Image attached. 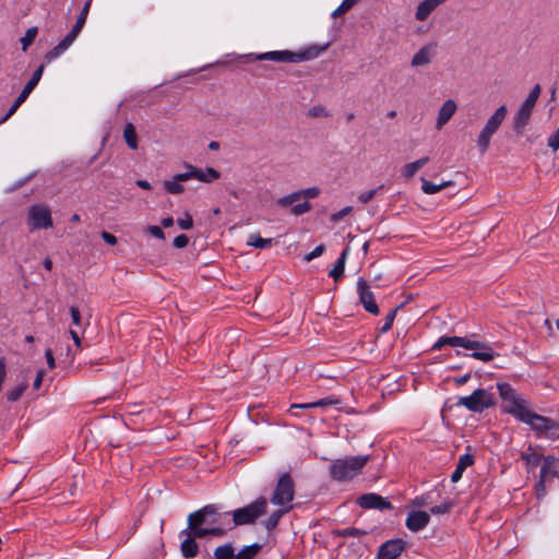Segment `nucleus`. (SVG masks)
Returning <instances> with one entry per match:
<instances>
[{
    "label": "nucleus",
    "mask_w": 559,
    "mask_h": 559,
    "mask_svg": "<svg viewBox=\"0 0 559 559\" xmlns=\"http://www.w3.org/2000/svg\"><path fill=\"white\" fill-rule=\"evenodd\" d=\"M187 523L198 537H221L231 530L230 512L222 511L221 506L214 503L190 513Z\"/></svg>",
    "instance_id": "1"
},
{
    "label": "nucleus",
    "mask_w": 559,
    "mask_h": 559,
    "mask_svg": "<svg viewBox=\"0 0 559 559\" xmlns=\"http://www.w3.org/2000/svg\"><path fill=\"white\" fill-rule=\"evenodd\" d=\"M502 407L506 413L530 425L538 437L554 440L559 438V423L528 409L525 401L520 395L502 404Z\"/></svg>",
    "instance_id": "2"
},
{
    "label": "nucleus",
    "mask_w": 559,
    "mask_h": 559,
    "mask_svg": "<svg viewBox=\"0 0 559 559\" xmlns=\"http://www.w3.org/2000/svg\"><path fill=\"white\" fill-rule=\"evenodd\" d=\"M445 345L471 349L473 353L469 356L484 362L492 360L496 356V353L489 344L462 336H441L432 345V349L440 350Z\"/></svg>",
    "instance_id": "3"
},
{
    "label": "nucleus",
    "mask_w": 559,
    "mask_h": 559,
    "mask_svg": "<svg viewBox=\"0 0 559 559\" xmlns=\"http://www.w3.org/2000/svg\"><path fill=\"white\" fill-rule=\"evenodd\" d=\"M368 460V455L349 456L335 460L330 465V475L337 481L349 480L361 472Z\"/></svg>",
    "instance_id": "4"
},
{
    "label": "nucleus",
    "mask_w": 559,
    "mask_h": 559,
    "mask_svg": "<svg viewBox=\"0 0 559 559\" xmlns=\"http://www.w3.org/2000/svg\"><path fill=\"white\" fill-rule=\"evenodd\" d=\"M325 47L311 46L299 52L289 50H274L255 55L257 60H270L274 62L297 63L317 58Z\"/></svg>",
    "instance_id": "5"
},
{
    "label": "nucleus",
    "mask_w": 559,
    "mask_h": 559,
    "mask_svg": "<svg viewBox=\"0 0 559 559\" xmlns=\"http://www.w3.org/2000/svg\"><path fill=\"white\" fill-rule=\"evenodd\" d=\"M267 500L260 497L250 504L234 510L231 514V530L236 526L253 524L257 519L265 514Z\"/></svg>",
    "instance_id": "6"
},
{
    "label": "nucleus",
    "mask_w": 559,
    "mask_h": 559,
    "mask_svg": "<svg viewBox=\"0 0 559 559\" xmlns=\"http://www.w3.org/2000/svg\"><path fill=\"white\" fill-rule=\"evenodd\" d=\"M508 114L507 106L502 105L488 118L486 124L481 129L477 138V145L481 154H484L489 145L491 136L498 131Z\"/></svg>",
    "instance_id": "7"
},
{
    "label": "nucleus",
    "mask_w": 559,
    "mask_h": 559,
    "mask_svg": "<svg viewBox=\"0 0 559 559\" xmlns=\"http://www.w3.org/2000/svg\"><path fill=\"white\" fill-rule=\"evenodd\" d=\"M493 404V395L485 389H477L471 395L460 396L456 402L457 406H464L473 413H483Z\"/></svg>",
    "instance_id": "8"
},
{
    "label": "nucleus",
    "mask_w": 559,
    "mask_h": 559,
    "mask_svg": "<svg viewBox=\"0 0 559 559\" xmlns=\"http://www.w3.org/2000/svg\"><path fill=\"white\" fill-rule=\"evenodd\" d=\"M540 85L536 84L530 92L527 98L521 105L516 115L514 116L513 128L516 134H522L525 126L527 124L536 102L540 95Z\"/></svg>",
    "instance_id": "9"
},
{
    "label": "nucleus",
    "mask_w": 559,
    "mask_h": 559,
    "mask_svg": "<svg viewBox=\"0 0 559 559\" xmlns=\"http://www.w3.org/2000/svg\"><path fill=\"white\" fill-rule=\"evenodd\" d=\"M295 496V485L288 473L280 476L271 502L275 506H285L293 501Z\"/></svg>",
    "instance_id": "10"
},
{
    "label": "nucleus",
    "mask_w": 559,
    "mask_h": 559,
    "mask_svg": "<svg viewBox=\"0 0 559 559\" xmlns=\"http://www.w3.org/2000/svg\"><path fill=\"white\" fill-rule=\"evenodd\" d=\"M28 224L33 229H47L52 227L49 207L41 204L33 205L28 213Z\"/></svg>",
    "instance_id": "11"
},
{
    "label": "nucleus",
    "mask_w": 559,
    "mask_h": 559,
    "mask_svg": "<svg viewBox=\"0 0 559 559\" xmlns=\"http://www.w3.org/2000/svg\"><path fill=\"white\" fill-rule=\"evenodd\" d=\"M188 171L182 174H177L178 180H190L197 179L201 182L210 183L214 180H217L221 177V173L212 167H207L205 169L197 168L192 165H186Z\"/></svg>",
    "instance_id": "12"
},
{
    "label": "nucleus",
    "mask_w": 559,
    "mask_h": 559,
    "mask_svg": "<svg viewBox=\"0 0 559 559\" xmlns=\"http://www.w3.org/2000/svg\"><path fill=\"white\" fill-rule=\"evenodd\" d=\"M357 293L364 309L371 314H379V307L376 302L374 295L368 282L362 277H359L357 281Z\"/></svg>",
    "instance_id": "13"
},
{
    "label": "nucleus",
    "mask_w": 559,
    "mask_h": 559,
    "mask_svg": "<svg viewBox=\"0 0 559 559\" xmlns=\"http://www.w3.org/2000/svg\"><path fill=\"white\" fill-rule=\"evenodd\" d=\"M179 537L182 538L180 544V551L182 556L185 558L197 557L199 554V545L195 539L199 537L194 535V528H189L188 525L187 528L179 533Z\"/></svg>",
    "instance_id": "14"
},
{
    "label": "nucleus",
    "mask_w": 559,
    "mask_h": 559,
    "mask_svg": "<svg viewBox=\"0 0 559 559\" xmlns=\"http://www.w3.org/2000/svg\"><path fill=\"white\" fill-rule=\"evenodd\" d=\"M356 503L360 508L366 509V510L376 509V510L382 511V510H392L393 509V506L391 504L390 501H388L385 498H383L382 496L374 493V492L361 495L360 497H358Z\"/></svg>",
    "instance_id": "15"
},
{
    "label": "nucleus",
    "mask_w": 559,
    "mask_h": 559,
    "mask_svg": "<svg viewBox=\"0 0 559 559\" xmlns=\"http://www.w3.org/2000/svg\"><path fill=\"white\" fill-rule=\"evenodd\" d=\"M404 546L405 543L402 539H390L379 547L377 559H396Z\"/></svg>",
    "instance_id": "16"
},
{
    "label": "nucleus",
    "mask_w": 559,
    "mask_h": 559,
    "mask_svg": "<svg viewBox=\"0 0 559 559\" xmlns=\"http://www.w3.org/2000/svg\"><path fill=\"white\" fill-rule=\"evenodd\" d=\"M429 521V513L425 511H411L406 518L405 525L412 532H419L428 525Z\"/></svg>",
    "instance_id": "17"
},
{
    "label": "nucleus",
    "mask_w": 559,
    "mask_h": 559,
    "mask_svg": "<svg viewBox=\"0 0 559 559\" xmlns=\"http://www.w3.org/2000/svg\"><path fill=\"white\" fill-rule=\"evenodd\" d=\"M457 109V105L453 99L445 100L439 109L436 128L438 130L442 129L444 124L449 122V120L453 117Z\"/></svg>",
    "instance_id": "18"
},
{
    "label": "nucleus",
    "mask_w": 559,
    "mask_h": 559,
    "mask_svg": "<svg viewBox=\"0 0 559 559\" xmlns=\"http://www.w3.org/2000/svg\"><path fill=\"white\" fill-rule=\"evenodd\" d=\"M436 44H427L423 46L412 58L411 64L413 67H420L430 63L433 55Z\"/></svg>",
    "instance_id": "19"
},
{
    "label": "nucleus",
    "mask_w": 559,
    "mask_h": 559,
    "mask_svg": "<svg viewBox=\"0 0 559 559\" xmlns=\"http://www.w3.org/2000/svg\"><path fill=\"white\" fill-rule=\"evenodd\" d=\"M473 464H474L473 455H471L468 453H465V454L461 455L460 459H459V462L456 464V467H455L454 472L451 475V481L452 483H457L462 478V475H463L464 471L467 467L472 466Z\"/></svg>",
    "instance_id": "20"
},
{
    "label": "nucleus",
    "mask_w": 559,
    "mask_h": 559,
    "mask_svg": "<svg viewBox=\"0 0 559 559\" xmlns=\"http://www.w3.org/2000/svg\"><path fill=\"white\" fill-rule=\"evenodd\" d=\"M540 469L543 471V477H559V459H556L554 455H547L544 457V464Z\"/></svg>",
    "instance_id": "21"
},
{
    "label": "nucleus",
    "mask_w": 559,
    "mask_h": 559,
    "mask_svg": "<svg viewBox=\"0 0 559 559\" xmlns=\"http://www.w3.org/2000/svg\"><path fill=\"white\" fill-rule=\"evenodd\" d=\"M43 72H44V66H39L35 71L34 73L32 74V78L28 80V82L25 84L24 88L22 90V92L20 93V95L17 96L19 98H22L23 102L26 100V98L28 97V95L32 93V91L36 87V85L38 84L41 75H43Z\"/></svg>",
    "instance_id": "22"
},
{
    "label": "nucleus",
    "mask_w": 559,
    "mask_h": 559,
    "mask_svg": "<svg viewBox=\"0 0 559 559\" xmlns=\"http://www.w3.org/2000/svg\"><path fill=\"white\" fill-rule=\"evenodd\" d=\"M429 162V157L428 156H425V157H421L413 163H408L406 164L403 169H402V176L406 179V180H409L412 179L415 174L423 167L425 166L427 163Z\"/></svg>",
    "instance_id": "23"
},
{
    "label": "nucleus",
    "mask_w": 559,
    "mask_h": 559,
    "mask_svg": "<svg viewBox=\"0 0 559 559\" xmlns=\"http://www.w3.org/2000/svg\"><path fill=\"white\" fill-rule=\"evenodd\" d=\"M544 457L545 456L538 454L532 447H528L527 451L521 453L522 461H524L530 468L536 467L542 460L544 461Z\"/></svg>",
    "instance_id": "24"
},
{
    "label": "nucleus",
    "mask_w": 559,
    "mask_h": 559,
    "mask_svg": "<svg viewBox=\"0 0 559 559\" xmlns=\"http://www.w3.org/2000/svg\"><path fill=\"white\" fill-rule=\"evenodd\" d=\"M347 258V249H345L338 259L335 262L334 267L329 272V275L334 278V281H338L345 271V262Z\"/></svg>",
    "instance_id": "25"
},
{
    "label": "nucleus",
    "mask_w": 559,
    "mask_h": 559,
    "mask_svg": "<svg viewBox=\"0 0 559 559\" xmlns=\"http://www.w3.org/2000/svg\"><path fill=\"white\" fill-rule=\"evenodd\" d=\"M338 404V400L333 397H324L312 403L294 404L293 408L308 409L313 407H326L330 405Z\"/></svg>",
    "instance_id": "26"
},
{
    "label": "nucleus",
    "mask_w": 559,
    "mask_h": 559,
    "mask_svg": "<svg viewBox=\"0 0 559 559\" xmlns=\"http://www.w3.org/2000/svg\"><path fill=\"white\" fill-rule=\"evenodd\" d=\"M420 180H421V190L426 194H435V193L441 191L443 188L452 185V181H443V182L437 185L431 181H428L424 177H421Z\"/></svg>",
    "instance_id": "27"
},
{
    "label": "nucleus",
    "mask_w": 559,
    "mask_h": 559,
    "mask_svg": "<svg viewBox=\"0 0 559 559\" xmlns=\"http://www.w3.org/2000/svg\"><path fill=\"white\" fill-rule=\"evenodd\" d=\"M123 139L131 150L138 148V135L132 123H127L124 126Z\"/></svg>",
    "instance_id": "28"
},
{
    "label": "nucleus",
    "mask_w": 559,
    "mask_h": 559,
    "mask_svg": "<svg viewBox=\"0 0 559 559\" xmlns=\"http://www.w3.org/2000/svg\"><path fill=\"white\" fill-rule=\"evenodd\" d=\"M272 241V238H262L258 234H250L247 240V245L258 249H266L271 247Z\"/></svg>",
    "instance_id": "29"
},
{
    "label": "nucleus",
    "mask_w": 559,
    "mask_h": 559,
    "mask_svg": "<svg viewBox=\"0 0 559 559\" xmlns=\"http://www.w3.org/2000/svg\"><path fill=\"white\" fill-rule=\"evenodd\" d=\"M235 549L230 543L221 545L214 550L215 559H235Z\"/></svg>",
    "instance_id": "30"
},
{
    "label": "nucleus",
    "mask_w": 559,
    "mask_h": 559,
    "mask_svg": "<svg viewBox=\"0 0 559 559\" xmlns=\"http://www.w3.org/2000/svg\"><path fill=\"white\" fill-rule=\"evenodd\" d=\"M262 545L254 543L252 545L243 547L240 551L236 554L235 559H253L258 552L261 550Z\"/></svg>",
    "instance_id": "31"
},
{
    "label": "nucleus",
    "mask_w": 559,
    "mask_h": 559,
    "mask_svg": "<svg viewBox=\"0 0 559 559\" xmlns=\"http://www.w3.org/2000/svg\"><path fill=\"white\" fill-rule=\"evenodd\" d=\"M497 389L499 391V395L502 399V404L511 401L516 395H519L515 390L509 383H497Z\"/></svg>",
    "instance_id": "32"
},
{
    "label": "nucleus",
    "mask_w": 559,
    "mask_h": 559,
    "mask_svg": "<svg viewBox=\"0 0 559 559\" xmlns=\"http://www.w3.org/2000/svg\"><path fill=\"white\" fill-rule=\"evenodd\" d=\"M185 180H178L177 175L171 180L164 181V188L168 193L180 194L185 191V187L181 185Z\"/></svg>",
    "instance_id": "33"
},
{
    "label": "nucleus",
    "mask_w": 559,
    "mask_h": 559,
    "mask_svg": "<svg viewBox=\"0 0 559 559\" xmlns=\"http://www.w3.org/2000/svg\"><path fill=\"white\" fill-rule=\"evenodd\" d=\"M287 511H288V509H281V510H276V511H274V512H273V513H272V514H271V515L265 520V522H264V526H265V528H266L269 532L273 531V530L277 526V524H278V522H280V520H281V518H282V516H283Z\"/></svg>",
    "instance_id": "34"
},
{
    "label": "nucleus",
    "mask_w": 559,
    "mask_h": 559,
    "mask_svg": "<svg viewBox=\"0 0 559 559\" xmlns=\"http://www.w3.org/2000/svg\"><path fill=\"white\" fill-rule=\"evenodd\" d=\"M92 1L93 0H86L78 19H76V22L75 24L73 25L75 28L82 31L85 23H86V19H87V15H88V12H90V8H91V4H92Z\"/></svg>",
    "instance_id": "35"
},
{
    "label": "nucleus",
    "mask_w": 559,
    "mask_h": 559,
    "mask_svg": "<svg viewBox=\"0 0 559 559\" xmlns=\"http://www.w3.org/2000/svg\"><path fill=\"white\" fill-rule=\"evenodd\" d=\"M38 29L36 26L29 27L25 35L21 38L22 50L26 51L27 48L34 43L37 36Z\"/></svg>",
    "instance_id": "36"
},
{
    "label": "nucleus",
    "mask_w": 559,
    "mask_h": 559,
    "mask_svg": "<svg viewBox=\"0 0 559 559\" xmlns=\"http://www.w3.org/2000/svg\"><path fill=\"white\" fill-rule=\"evenodd\" d=\"M357 2L358 0H343L342 3L332 12L331 16L336 19L346 14Z\"/></svg>",
    "instance_id": "37"
},
{
    "label": "nucleus",
    "mask_w": 559,
    "mask_h": 559,
    "mask_svg": "<svg viewBox=\"0 0 559 559\" xmlns=\"http://www.w3.org/2000/svg\"><path fill=\"white\" fill-rule=\"evenodd\" d=\"M27 389V381H23L14 389L8 391L7 399L9 402H16L20 400V397L23 395L25 390Z\"/></svg>",
    "instance_id": "38"
},
{
    "label": "nucleus",
    "mask_w": 559,
    "mask_h": 559,
    "mask_svg": "<svg viewBox=\"0 0 559 559\" xmlns=\"http://www.w3.org/2000/svg\"><path fill=\"white\" fill-rule=\"evenodd\" d=\"M334 534L340 537H360L366 535L367 532L356 527H345L342 530H336Z\"/></svg>",
    "instance_id": "39"
},
{
    "label": "nucleus",
    "mask_w": 559,
    "mask_h": 559,
    "mask_svg": "<svg viewBox=\"0 0 559 559\" xmlns=\"http://www.w3.org/2000/svg\"><path fill=\"white\" fill-rule=\"evenodd\" d=\"M301 198H300V194H299V191H295L293 193H289L285 197H282L277 200V204L281 206V207H287V206H290L293 205V203L299 201Z\"/></svg>",
    "instance_id": "40"
},
{
    "label": "nucleus",
    "mask_w": 559,
    "mask_h": 559,
    "mask_svg": "<svg viewBox=\"0 0 559 559\" xmlns=\"http://www.w3.org/2000/svg\"><path fill=\"white\" fill-rule=\"evenodd\" d=\"M301 198H300V194H299V191H295L293 193H289L285 197H282L277 200V204L281 206V207H287V206H290L293 205V203L299 201Z\"/></svg>",
    "instance_id": "41"
},
{
    "label": "nucleus",
    "mask_w": 559,
    "mask_h": 559,
    "mask_svg": "<svg viewBox=\"0 0 559 559\" xmlns=\"http://www.w3.org/2000/svg\"><path fill=\"white\" fill-rule=\"evenodd\" d=\"M400 309V307H395L394 309H392L385 317L384 319V323L383 325L380 328L379 330V333L380 334H384L386 333L388 331L391 330L392 325H393V321L395 319V316H396V312L397 310Z\"/></svg>",
    "instance_id": "42"
},
{
    "label": "nucleus",
    "mask_w": 559,
    "mask_h": 559,
    "mask_svg": "<svg viewBox=\"0 0 559 559\" xmlns=\"http://www.w3.org/2000/svg\"><path fill=\"white\" fill-rule=\"evenodd\" d=\"M453 506L452 500H444L441 504L432 507L430 513L433 515L445 514L451 511Z\"/></svg>",
    "instance_id": "43"
},
{
    "label": "nucleus",
    "mask_w": 559,
    "mask_h": 559,
    "mask_svg": "<svg viewBox=\"0 0 559 559\" xmlns=\"http://www.w3.org/2000/svg\"><path fill=\"white\" fill-rule=\"evenodd\" d=\"M68 48L64 47V45L59 41V44L57 46H55L52 49H50L46 56H45V60L47 62H51L53 61L55 59H57L59 56H61Z\"/></svg>",
    "instance_id": "44"
},
{
    "label": "nucleus",
    "mask_w": 559,
    "mask_h": 559,
    "mask_svg": "<svg viewBox=\"0 0 559 559\" xmlns=\"http://www.w3.org/2000/svg\"><path fill=\"white\" fill-rule=\"evenodd\" d=\"M80 33V29L72 26L71 31L60 41L64 45L66 48H69L74 43Z\"/></svg>",
    "instance_id": "45"
},
{
    "label": "nucleus",
    "mask_w": 559,
    "mask_h": 559,
    "mask_svg": "<svg viewBox=\"0 0 559 559\" xmlns=\"http://www.w3.org/2000/svg\"><path fill=\"white\" fill-rule=\"evenodd\" d=\"M308 115L313 118L330 117L329 110L322 105L311 107L308 111Z\"/></svg>",
    "instance_id": "46"
},
{
    "label": "nucleus",
    "mask_w": 559,
    "mask_h": 559,
    "mask_svg": "<svg viewBox=\"0 0 559 559\" xmlns=\"http://www.w3.org/2000/svg\"><path fill=\"white\" fill-rule=\"evenodd\" d=\"M549 476L543 477V471L540 469L539 480L536 484V495L538 498L544 497L546 495V486L545 483L549 480Z\"/></svg>",
    "instance_id": "47"
},
{
    "label": "nucleus",
    "mask_w": 559,
    "mask_h": 559,
    "mask_svg": "<svg viewBox=\"0 0 559 559\" xmlns=\"http://www.w3.org/2000/svg\"><path fill=\"white\" fill-rule=\"evenodd\" d=\"M311 210V204L308 201L298 203L292 207V213L296 216L302 215Z\"/></svg>",
    "instance_id": "48"
},
{
    "label": "nucleus",
    "mask_w": 559,
    "mask_h": 559,
    "mask_svg": "<svg viewBox=\"0 0 559 559\" xmlns=\"http://www.w3.org/2000/svg\"><path fill=\"white\" fill-rule=\"evenodd\" d=\"M177 224L183 230H189L193 227V221L189 213H186L183 217L178 218Z\"/></svg>",
    "instance_id": "49"
},
{
    "label": "nucleus",
    "mask_w": 559,
    "mask_h": 559,
    "mask_svg": "<svg viewBox=\"0 0 559 559\" xmlns=\"http://www.w3.org/2000/svg\"><path fill=\"white\" fill-rule=\"evenodd\" d=\"M300 198L313 199L320 194V189L317 187H311L307 189L299 190Z\"/></svg>",
    "instance_id": "50"
},
{
    "label": "nucleus",
    "mask_w": 559,
    "mask_h": 559,
    "mask_svg": "<svg viewBox=\"0 0 559 559\" xmlns=\"http://www.w3.org/2000/svg\"><path fill=\"white\" fill-rule=\"evenodd\" d=\"M382 188V186H380L379 188H376V189H372V190H369V191H365V192H361L359 195H358V200L361 202V203H368L369 201H371L374 195L377 194V192Z\"/></svg>",
    "instance_id": "51"
},
{
    "label": "nucleus",
    "mask_w": 559,
    "mask_h": 559,
    "mask_svg": "<svg viewBox=\"0 0 559 559\" xmlns=\"http://www.w3.org/2000/svg\"><path fill=\"white\" fill-rule=\"evenodd\" d=\"M325 250L324 245L317 246L310 253L305 255V261L310 262L311 260L320 257Z\"/></svg>",
    "instance_id": "52"
},
{
    "label": "nucleus",
    "mask_w": 559,
    "mask_h": 559,
    "mask_svg": "<svg viewBox=\"0 0 559 559\" xmlns=\"http://www.w3.org/2000/svg\"><path fill=\"white\" fill-rule=\"evenodd\" d=\"M547 144L554 151L559 150V128L548 138Z\"/></svg>",
    "instance_id": "53"
},
{
    "label": "nucleus",
    "mask_w": 559,
    "mask_h": 559,
    "mask_svg": "<svg viewBox=\"0 0 559 559\" xmlns=\"http://www.w3.org/2000/svg\"><path fill=\"white\" fill-rule=\"evenodd\" d=\"M352 210H353L352 206H346V207L342 209L341 211L333 213L331 216V221L338 222V221L343 219L346 215H348L352 212Z\"/></svg>",
    "instance_id": "54"
},
{
    "label": "nucleus",
    "mask_w": 559,
    "mask_h": 559,
    "mask_svg": "<svg viewBox=\"0 0 559 559\" xmlns=\"http://www.w3.org/2000/svg\"><path fill=\"white\" fill-rule=\"evenodd\" d=\"M188 243H189V238H188V236H186L183 234L175 237V239H174V247H176L178 249L187 247Z\"/></svg>",
    "instance_id": "55"
},
{
    "label": "nucleus",
    "mask_w": 559,
    "mask_h": 559,
    "mask_svg": "<svg viewBox=\"0 0 559 559\" xmlns=\"http://www.w3.org/2000/svg\"><path fill=\"white\" fill-rule=\"evenodd\" d=\"M70 314H71L73 325L80 326L81 325V313H80L79 308L74 307V306L70 307Z\"/></svg>",
    "instance_id": "56"
},
{
    "label": "nucleus",
    "mask_w": 559,
    "mask_h": 559,
    "mask_svg": "<svg viewBox=\"0 0 559 559\" xmlns=\"http://www.w3.org/2000/svg\"><path fill=\"white\" fill-rule=\"evenodd\" d=\"M147 233L150 235H152L153 237L155 238H158V239H164L165 238V234L163 231V229L159 227V226H148L147 227Z\"/></svg>",
    "instance_id": "57"
},
{
    "label": "nucleus",
    "mask_w": 559,
    "mask_h": 559,
    "mask_svg": "<svg viewBox=\"0 0 559 559\" xmlns=\"http://www.w3.org/2000/svg\"><path fill=\"white\" fill-rule=\"evenodd\" d=\"M100 236L103 240L110 246H115L117 243V237L108 231H102Z\"/></svg>",
    "instance_id": "58"
},
{
    "label": "nucleus",
    "mask_w": 559,
    "mask_h": 559,
    "mask_svg": "<svg viewBox=\"0 0 559 559\" xmlns=\"http://www.w3.org/2000/svg\"><path fill=\"white\" fill-rule=\"evenodd\" d=\"M45 357H46L48 367L50 369H53L56 367V362H55V357H53L52 350L50 348H47L45 350Z\"/></svg>",
    "instance_id": "59"
},
{
    "label": "nucleus",
    "mask_w": 559,
    "mask_h": 559,
    "mask_svg": "<svg viewBox=\"0 0 559 559\" xmlns=\"http://www.w3.org/2000/svg\"><path fill=\"white\" fill-rule=\"evenodd\" d=\"M43 378H44V371L40 370L37 372L36 378L34 380V383H33L34 389H38L40 386V384L43 382Z\"/></svg>",
    "instance_id": "60"
},
{
    "label": "nucleus",
    "mask_w": 559,
    "mask_h": 559,
    "mask_svg": "<svg viewBox=\"0 0 559 559\" xmlns=\"http://www.w3.org/2000/svg\"><path fill=\"white\" fill-rule=\"evenodd\" d=\"M427 504L426 502V498L420 496V497H416L414 500H413V506H416L418 508H421V507H425Z\"/></svg>",
    "instance_id": "61"
},
{
    "label": "nucleus",
    "mask_w": 559,
    "mask_h": 559,
    "mask_svg": "<svg viewBox=\"0 0 559 559\" xmlns=\"http://www.w3.org/2000/svg\"><path fill=\"white\" fill-rule=\"evenodd\" d=\"M23 99L22 98H16L14 100V103L12 104V106L10 107V109L8 111H10L11 114L14 115V112L17 110V108L23 104Z\"/></svg>",
    "instance_id": "62"
},
{
    "label": "nucleus",
    "mask_w": 559,
    "mask_h": 559,
    "mask_svg": "<svg viewBox=\"0 0 559 559\" xmlns=\"http://www.w3.org/2000/svg\"><path fill=\"white\" fill-rule=\"evenodd\" d=\"M136 186L144 189V190H151V183L147 180L139 179L135 181Z\"/></svg>",
    "instance_id": "63"
},
{
    "label": "nucleus",
    "mask_w": 559,
    "mask_h": 559,
    "mask_svg": "<svg viewBox=\"0 0 559 559\" xmlns=\"http://www.w3.org/2000/svg\"><path fill=\"white\" fill-rule=\"evenodd\" d=\"M469 379H471V374H469V373H466V374H464V376H462V377L455 378V380H454V381H455V383H456L457 385H463V384H465Z\"/></svg>",
    "instance_id": "64"
}]
</instances>
